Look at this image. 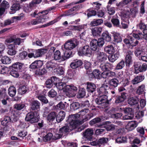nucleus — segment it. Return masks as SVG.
Segmentation results:
<instances>
[{
	"mask_svg": "<svg viewBox=\"0 0 147 147\" xmlns=\"http://www.w3.org/2000/svg\"><path fill=\"white\" fill-rule=\"evenodd\" d=\"M115 75V72L110 71H104L101 74V76L103 78L108 79L112 78Z\"/></svg>",
	"mask_w": 147,
	"mask_h": 147,
	"instance_id": "obj_14",
	"label": "nucleus"
},
{
	"mask_svg": "<svg viewBox=\"0 0 147 147\" xmlns=\"http://www.w3.org/2000/svg\"><path fill=\"white\" fill-rule=\"evenodd\" d=\"M46 67L49 70L52 71L58 67V65L55 63L51 61L48 62L46 64Z\"/></svg>",
	"mask_w": 147,
	"mask_h": 147,
	"instance_id": "obj_13",
	"label": "nucleus"
},
{
	"mask_svg": "<svg viewBox=\"0 0 147 147\" xmlns=\"http://www.w3.org/2000/svg\"><path fill=\"white\" fill-rule=\"evenodd\" d=\"M18 71H19L12 69V70L10 71V74L12 76L15 78H17L19 76V74L18 72Z\"/></svg>",
	"mask_w": 147,
	"mask_h": 147,
	"instance_id": "obj_60",
	"label": "nucleus"
},
{
	"mask_svg": "<svg viewBox=\"0 0 147 147\" xmlns=\"http://www.w3.org/2000/svg\"><path fill=\"white\" fill-rule=\"evenodd\" d=\"M139 101V100L138 97H132L128 99V102L130 105H132L138 104Z\"/></svg>",
	"mask_w": 147,
	"mask_h": 147,
	"instance_id": "obj_30",
	"label": "nucleus"
},
{
	"mask_svg": "<svg viewBox=\"0 0 147 147\" xmlns=\"http://www.w3.org/2000/svg\"><path fill=\"white\" fill-rule=\"evenodd\" d=\"M134 117V115L133 113H129V114H125V115L123 117V119L124 120L131 119Z\"/></svg>",
	"mask_w": 147,
	"mask_h": 147,
	"instance_id": "obj_58",
	"label": "nucleus"
},
{
	"mask_svg": "<svg viewBox=\"0 0 147 147\" xmlns=\"http://www.w3.org/2000/svg\"><path fill=\"white\" fill-rule=\"evenodd\" d=\"M84 27V26L82 25L78 26H72L70 27V29L72 30L80 31Z\"/></svg>",
	"mask_w": 147,
	"mask_h": 147,
	"instance_id": "obj_49",
	"label": "nucleus"
},
{
	"mask_svg": "<svg viewBox=\"0 0 147 147\" xmlns=\"http://www.w3.org/2000/svg\"><path fill=\"white\" fill-rule=\"evenodd\" d=\"M67 122L69 123V126H65L63 127L62 128L60 129L59 133L61 134H62L63 135V134L68 132L69 130H71L74 129L76 127L78 126L76 125V123H75L73 121L69 120V117L67 120Z\"/></svg>",
	"mask_w": 147,
	"mask_h": 147,
	"instance_id": "obj_7",
	"label": "nucleus"
},
{
	"mask_svg": "<svg viewBox=\"0 0 147 147\" xmlns=\"http://www.w3.org/2000/svg\"><path fill=\"white\" fill-rule=\"evenodd\" d=\"M105 50L106 52L109 54L114 53L115 52V49L114 47L111 45L107 46L105 47Z\"/></svg>",
	"mask_w": 147,
	"mask_h": 147,
	"instance_id": "obj_39",
	"label": "nucleus"
},
{
	"mask_svg": "<svg viewBox=\"0 0 147 147\" xmlns=\"http://www.w3.org/2000/svg\"><path fill=\"white\" fill-rule=\"evenodd\" d=\"M82 64V62L81 60L76 59L73 61L70 65L72 68L74 69L80 67Z\"/></svg>",
	"mask_w": 147,
	"mask_h": 147,
	"instance_id": "obj_18",
	"label": "nucleus"
},
{
	"mask_svg": "<svg viewBox=\"0 0 147 147\" xmlns=\"http://www.w3.org/2000/svg\"><path fill=\"white\" fill-rule=\"evenodd\" d=\"M135 53L137 57H141L145 54V49L141 48H138L135 51Z\"/></svg>",
	"mask_w": 147,
	"mask_h": 147,
	"instance_id": "obj_24",
	"label": "nucleus"
},
{
	"mask_svg": "<svg viewBox=\"0 0 147 147\" xmlns=\"http://www.w3.org/2000/svg\"><path fill=\"white\" fill-rule=\"evenodd\" d=\"M126 94L124 92L122 93L121 96L115 100V103H119L123 101L126 98Z\"/></svg>",
	"mask_w": 147,
	"mask_h": 147,
	"instance_id": "obj_33",
	"label": "nucleus"
},
{
	"mask_svg": "<svg viewBox=\"0 0 147 147\" xmlns=\"http://www.w3.org/2000/svg\"><path fill=\"white\" fill-rule=\"evenodd\" d=\"M65 116V113L63 111H60L56 117L57 121L59 123L62 121Z\"/></svg>",
	"mask_w": 147,
	"mask_h": 147,
	"instance_id": "obj_25",
	"label": "nucleus"
},
{
	"mask_svg": "<svg viewBox=\"0 0 147 147\" xmlns=\"http://www.w3.org/2000/svg\"><path fill=\"white\" fill-rule=\"evenodd\" d=\"M67 86L65 83H63L62 82H58V84H56V87L59 90H63L64 92V90L65 89V87Z\"/></svg>",
	"mask_w": 147,
	"mask_h": 147,
	"instance_id": "obj_41",
	"label": "nucleus"
},
{
	"mask_svg": "<svg viewBox=\"0 0 147 147\" xmlns=\"http://www.w3.org/2000/svg\"><path fill=\"white\" fill-rule=\"evenodd\" d=\"M8 92L9 95L11 97H13L15 95L16 91L15 88L12 86L9 88Z\"/></svg>",
	"mask_w": 147,
	"mask_h": 147,
	"instance_id": "obj_37",
	"label": "nucleus"
},
{
	"mask_svg": "<svg viewBox=\"0 0 147 147\" xmlns=\"http://www.w3.org/2000/svg\"><path fill=\"white\" fill-rule=\"evenodd\" d=\"M109 90V87L105 84L102 85L97 89L98 96L95 100L96 104L100 105L106 103L107 98V94Z\"/></svg>",
	"mask_w": 147,
	"mask_h": 147,
	"instance_id": "obj_4",
	"label": "nucleus"
},
{
	"mask_svg": "<svg viewBox=\"0 0 147 147\" xmlns=\"http://www.w3.org/2000/svg\"><path fill=\"white\" fill-rule=\"evenodd\" d=\"M84 64V67L86 69L90 71L91 69V63L88 61H85Z\"/></svg>",
	"mask_w": 147,
	"mask_h": 147,
	"instance_id": "obj_62",
	"label": "nucleus"
},
{
	"mask_svg": "<svg viewBox=\"0 0 147 147\" xmlns=\"http://www.w3.org/2000/svg\"><path fill=\"white\" fill-rule=\"evenodd\" d=\"M88 109H85L81 110L78 113L69 115V120L73 121L78 126V125L81 124L92 117V115L89 113Z\"/></svg>",
	"mask_w": 147,
	"mask_h": 147,
	"instance_id": "obj_1",
	"label": "nucleus"
},
{
	"mask_svg": "<svg viewBox=\"0 0 147 147\" xmlns=\"http://www.w3.org/2000/svg\"><path fill=\"white\" fill-rule=\"evenodd\" d=\"M37 12V11H35L33 13L30 15L32 17L36 18L31 21V23L33 25L42 23L46 21L48 18L47 16L49 13L48 10H45L38 13Z\"/></svg>",
	"mask_w": 147,
	"mask_h": 147,
	"instance_id": "obj_5",
	"label": "nucleus"
},
{
	"mask_svg": "<svg viewBox=\"0 0 147 147\" xmlns=\"http://www.w3.org/2000/svg\"><path fill=\"white\" fill-rule=\"evenodd\" d=\"M20 6L18 3L13 4L11 7V11H10V13L12 14L14 13L16 11L20 8Z\"/></svg>",
	"mask_w": 147,
	"mask_h": 147,
	"instance_id": "obj_28",
	"label": "nucleus"
},
{
	"mask_svg": "<svg viewBox=\"0 0 147 147\" xmlns=\"http://www.w3.org/2000/svg\"><path fill=\"white\" fill-rule=\"evenodd\" d=\"M37 97L41 102L44 103L46 104L48 102V100L46 97L42 95L41 96H38Z\"/></svg>",
	"mask_w": 147,
	"mask_h": 147,
	"instance_id": "obj_57",
	"label": "nucleus"
},
{
	"mask_svg": "<svg viewBox=\"0 0 147 147\" xmlns=\"http://www.w3.org/2000/svg\"><path fill=\"white\" fill-rule=\"evenodd\" d=\"M28 88L26 86H23L20 87L18 90V92L19 94H23L25 93L27 91Z\"/></svg>",
	"mask_w": 147,
	"mask_h": 147,
	"instance_id": "obj_45",
	"label": "nucleus"
},
{
	"mask_svg": "<svg viewBox=\"0 0 147 147\" xmlns=\"http://www.w3.org/2000/svg\"><path fill=\"white\" fill-rule=\"evenodd\" d=\"M114 38V41L116 43L120 42L122 40L120 34L118 33L114 32L112 33Z\"/></svg>",
	"mask_w": 147,
	"mask_h": 147,
	"instance_id": "obj_35",
	"label": "nucleus"
},
{
	"mask_svg": "<svg viewBox=\"0 0 147 147\" xmlns=\"http://www.w3.org/2000/svg\"><path fill=\"white\" fill-rule=\"evenodd\" d=\"M47 52V50L40 49L36 50L35 53L34 58L40 57Z\"/></svg>",
	"mask_w": 147,
	"mask_h": 147,
	"instance_id": "obj_26",
	"label": "nucleus"
},
{
	"mask_svg": "<svg viewBox=\"0 0 147 147\" xmlns=\"http://www.w3.org/2000/svg\"><path fill=\"white\" fill-rule=\"evenodd\" d=\"M92 74L94 77L96 78H100V76H101L100 72L98 69H96L94 70L92 72Z\"/></svg>",
	"mask_w": 147,
	"mask_h": 147,
	"instance_id": "obj_46",
	"label": "nucleus"
},
{
	"mask_svg": "<svg viewBox=\"0 0 147 147\" xmlns=\"http://www.w3.org/2000/svg\"><path fill=\"white\" fill-rule=\"evenodd\" d=\"M134 73L137 74L139 72L145 71L147 69V64L145 63H143L141 65L140 63L135 62L134 63Z\"/></svg>",
	"mask_w": 147,
	"mask_h": 147,
	"instance_id": "obj_8",
	"label": "nucleus"
},
{
	"mask_svg": "<svg viewBox=\"0 0 147 147\" xmlns=\"http://www.w3.org/2000/svg\"><path fill=\"white\" fill-rule=\"evenodd\" d=\"M98 146H100L101 145L107 143L108 141V139L107 138L103 137L98 139Z\"/></svg>",
	"mask_w": 147,
	"mask_h": 147,
	"instance_id": "obj_48",
	"label": "nucleus"
},
{
	"mask_svg": "<svg viewBox=\"0 0 147 147\" xmlns=\"http://www.w3.org/2000/svg\"><path fill=\"white\" fill-rule=\"evenodd\" d=\"M40 105V103L38 101L35 100L32 102L31 107L33 110L36 109L38 111Z\"/></svg>",
	"mask_w": 147,
	"mask_h": 147,
	"instance_id": "obj_31",
	"label": "nucleus"
},
{
	"mask_svg": "<svg viewBox=\"0 0 147 147\" xmlns=\"http://www.w3.org/2000/svg\"><path fill=\"white\" fill-rule=\"evenodd\" d=\"M2 63L4 64H9L11 62V59L7 56L3 57L1 59Z\"/></svg>",
	"mask_w": 147,
	"mask_h": 147,
	"instance_id": "obj_40",
	"label": "nucleus"
},
{
	"mask_svg": "<svg viewBox=\"0 0 147 147\" xmlns=\"http://www.w3.org/2000/svg\"><path fill=\"white\" fill-rule=\"evenodd\" d=\"M7 47L8 49L7 51L8 54L10 55H13L16 53V52L15 49V45L8 46Z\"/></svg>",
	"mask_w": 147,
	"mask_h": 147,
	"instance_id": "obj_27",
	"label": "nucleus"
},
{
	"mask_svg": "<svg viewBox=\"0 0 147 147\" xmlns=\"http://www.w3.org/2000/svg\"><path fill=\"white\" fill-rule=\"evenodd\" d=\"M87 90L88 92L92 93L96 89V87L95 84L93 83L88 82L87 83Z\"/></svg>",
	"mask_w": 147,
	"mask_h": 147,
	"instance_id": "obj_19",
	"label": "nucleus"
},
{
	"mask_svg": "<svg viewBox=\"0 0 147 147\" xmlns=\"http://www.w3.org/2000/svg\"><path fill=\"white\" fill-rule=\"evenodd\" d=\"M125 66V62L124 61L121 60L117 64L116 67V69L119 70L122 69Z\"/></svg>",
	"mask_w": 147,
	"mask_h": 147,
	"instance_id": "obj_51",
	"label": "nucleus"
},
{
	"mask_svg": "<svg viewBox=\"0 0 147 147\" xmlns=\"http://www.w3.org/2000/svg\"><path fill=\"white\" fill-rule=\"evenodd\" d=\"M78 45L76 40H70L67 41L62 48L64 52V60L67 59L71 56L73 49Z\"/></svg>",
	"mask_w": 147,
	"mask_h": 147,
	"instance_id": "obj_3",
	"label": "nucleus"
},
{
	"mask_svg": "<svg viewBox=\"0 0 147 147\" xmlns=\"http://www.w3.org/2000/svg\"><path fill=\"white\" fill-rule=\"evenodd\" d=\"M119 55V54L118 52L115 53L110 54L108 57L109 60L111 62H113L118 58Z\"/></svg>",
	"mask_w": 147,
	"mask_h": 147,
	"instance_id": "obj_20",
	"label": "nucleus"
},
{
	"mask_svg": "<svg viewBox=\"0 0 147 147\" xmlns=\"http://www.w3.org/2000/svg\"><path fill=\"white\" fill-rule=\"evenodd\" d=\"M103 20L102 19H94L91 22L90 25L92 26H96L101 25L103 23Z\"/></svg>",
	"mask_w": 147,
	"mask_h": 147,
	"instance_id": "obj_29",
	"label": "nucleus"
},
{
	"mask_svg": "<svg viewBox=\"0 0 147 147\" xmlns=\"http://www.w3.org/2000/svg\"><path fill=\"white\" fill-rule=\"evenodd\" d=\"M14 41V39L12 38H10L6 40L5 42V44L7 47H8V46H12L13 45H15L14 44L11 43V42H13Z\"/></svg>",
	"mask_w": 147,
	"mask_h": 147,
	"instance_id": "obj_56",
	"label": "nucleus"
},
{
	"mask_svg": "<svg viewBox=\"0 0 147 147\" xmlns=\"http://www.w3.org/2000/svg\"><path fill=\"white\" fill-rule=\"evenodd\" d=\"M111 21L114 26L119 27V21L117 18L113 17L112 18Z\"/></svg>",
	"mask_w": 147,
	"mask_h": 147,
	"instance_id": "obj_47",
	"label": "nucleus"
},
{
	"mask_svg": "<svg viewBox=\"0 0 147 147\" xmlns=\"http://www.w3.org/2000/svg\"><path fill=\"white\" fill-rule=\"evenodd\" d=\"M56 92L53 89H51L48 93V96L51 97H54L57 94Z\"/></svg>",
	"mask_w": 147,
	"mask_h": 147,
	"instance_id": "obj_63",
	"label": "nucleus"
},
{
	"mask_svg": "<svg viewBox=\"0 0 147 147\" xmlns=\"http://www.w3.org/2000/svg\"><path fill=\"white\" fill-rule=\"evenodd\" d=\"M110 64L107 62H102L100 65V68L102 71H106L108 69L109 65Z\"/></svg>",
	"mask_w": 147,
	"mask_h": 147,
	"instance_id": "obj_38",
	"label": "nucleus"
},
{
	"mask_svg": "<svg viewBox=\"0 0 147 147\" xmlns=\"http://www.w3.org/2000/svg\"><path fill=\"white\" fill-rule=\"evenodd\" d=\"M107 56L103 52H99L98 54L97 60L100 62H105L107 60Z\"/></svg>",
	"mask_w": 147,
	"mask_h": 147,
	"instance_id": "obj_15",
	"label": "nucleus"
},
{
	"mask_svg": "<svg viewBox=\"0 0 147 147\" xmlns=\"http://www.w3.org/2000/svg\"><path fill=\"white\" fill-rule=\"evenodd\" d=\"M102 38L105 41L109 42L111 40V36L107 31L104 32L102 35Z\"/></svg>",
	"mask_w": 147,
	"mask_h": 147,
	"instance_id": "obj_23",
	"label": "nucleus"
},
{
	"mask_svg": "<svg viewBox=\"0 0 147 147\" xmlns=\"http://www.w3.org/2000/svg\"><path fill=\"white\" fill-rule=\"evenodd\" d=\"M102 31V28L101 27H96L92 29V32L94 36H100Z\"/></svg>",
	"mask_w": 147,
	"mask_h": 147,
	"instance_id": "obj_21",
	"label": "nucleus"
},
{
	"mask_svg": "<svg viewBox=\"0 0 147 147\" xmlns=\"http://www.w3.org/2000/svg\"><path fill=\"white\" fill-rule=\"evenodd\" d=\"M144 77L143 76H139L136 77L132 81V83L134 84H137L144 80Z\"/></svg>",
	"mask_w": 147,
	"mask_h": 147,
	"instance_id": "obj_34",
	"label": "nucleus"
},
{
	"mask_svg": "<svg viewBox=\"0 0 147 147\" xmlns=\"http://www.w3.org/2000/svg\"><path fill=\"white\" fill-rule=\"evenodd\" d=\"M97 40L95 39L92 40L90 43L91 49L93 51H95L97 49L98 45Z\"/></svg>",
	"mask_w": 147,
	"mask_h": 147,
	"instance_id": "obj_32",
	"label": "nucleus"
},
{
	"mask_svg": "<svg viewBox=\"0 0 147 147\" xmlns=\"http://www.w3.org/2000/svg\"><path fill=\"white\" fill-rule=\"evenodd\" d=\"M56 114L55 112H52L50 113L48 115L47 119L49 122L53 121L55 119Z\"/></svg>",
	"mask_w": 147,
	"mask_h": 147,
	"instance_id": "obj_43",
	"label": "nucleus"
},
{
	"mask_svg": "<svg viewBox=\"0 0 147 147\" xmlns=\"http://www.w3.org/2000/svg\"><path fill=\"white\" fill-rule=\"evenodd\" d=\"M53 57L56 60H59L61 58V53L58 50L56 51L54 54Z\"/></svg>",
	"mask_w": 147,
	"mask_h": 147,
	"instance_id": "obj_52",
	"label": "nucleus"
},
{
	"mask_svg": "<svg viewBox=\"0 0 147 147\" xmlns=\"http://www.w3.org/2000/svg\"><path fill=\"white\" fill-rule=\"evenodd\" d=\"M24 107V104L22 103L15 104L14 105V108L18 110H21L23 109Z\"/></svg>",
	"mask_w": 147,
	"mask_h": 147,
	"instance_id": "obj_59",
	"label": "nucleus"
},
{
	"mask_svg": "<svg viewBox=\"0 0 147 147\" xmlns=\"http://www.w3.org/2000/svg\"><path fill=\"white\" fill-rule=\"evenodd\" d=\"M145 86L144 85H141L138 88L136 93L137 94L140 95L144 93Z\"/></svg>",
	"mask_w": 147,
	"mask_h": 147,
	"instance_id": "obj_50",
	"label": "nucleus"
},
{
	"mask_svg": "<svg viewBox=\"0 0 147 147\" xmlns=\"http://www.w3.org/2000/svg\"><path fill=\"white\" fill-rule=\"evenodd\" d=\"M143 33H139L138 34L134 33L131 34L129 35L128 38L125 39L123 42L129 46H135L138 43V40L143 38L147 40V30H144Z\"/></svg>",
	"mask_w": 147,
	"mask_h": 147,
	"instance_id": "obj_2",
	"label": "nucleus"
},
{
	"mask_svg": "<svg viewBox=\"0 0 147 147\" xmlns=\"http://www.w3.org/2000/svg\"><path fill=\"white\" fill-rule=\"evenodd\" d=\"M138 125V124L135 121L129 122L125 126V129L129 131L133 130Z\"/></svg>",
	"mask_w": 147,
	"mask_h": 147,
	"instance_id": "obj_17",
	"label": "nucleus"
},
{
	"mask_svg": "<svg viewBox=\"0 0 147 147\" xmlns=\"http://www.w3.org/2000/svg\"><path fill=\"white\" fill-rule=\"evenodd\" d=\"M46 72L47 71L45 69L43 68L36 71L35 72V74L36 75H41L45 74Z\"/></svg>",
	"mask_w": 147,
	"mask_h": 147,
	"instance_id": "obj_55",
	"label": "nucleus"
},
{
	"mask_svg": "<svg viewBox=\"0 0 147 147\" xmlns=\"http://www.w3.org/2000/svg\"><path fill=\"white\" fill-rule=\"evenodd\" d=\"M107 9L108 13L110 15L114 14L115 13V9L114 7H111L110 5H108Z\"/></svg>",
	"mask_w": 147,
	"mask_h": 147,
	"instance_id": "obj_53",
	"label": "nucleus"
},
{
	"mask_svg": "<svg viewBox=\"0 0 147 147\" xmlns=\"http://www.w3.org/2000/svg\"><path fill=\"white\" fill-rule=\"evenodd\" d=\"M78 88L73 84L67 85L66 86L65 89L64 90L66 95L68 96H71L72 93L74 91H76Z\"/></svg>",
	"mask_w": 147,
	"mask_h": 147,
	"instance_id": "obj_10",
	"label": "nucleus"
},
{
	"mask_svg": "<svg viewBox=\"0 0 147 147\" xmlns=\"http://www.w3.org/2000/svg\"><path fill=\"white\" fill-rule=\"evenodd\" d=\"M9 7V5L8 3L5 0H4L1 3V7L5 9L8 8Z\"/></svg>",
	"mask_w": 147,
	"mask_h": 147,
	"instance_id": "obj_64",
	"label": "nucleus"
},
{
	"mask_svg": "<svg viewBox=\"0 0 147 147\" xmlns=\"http://www.w3.org/2000/svg\"><path fill=\"white\" fill-rule=\"evenodd\" d=\"M33 88L35 90L36 94L37 95L36 97L38 96H41L43 94V91L41 89V88H43L42 86H39L38 87L37 85H35Z\"/></svg>",
	"mask_w": 147,
	"mask_h": 147,
	"instance_id": "obj_22",
	"label": "nucleus"
},
{
	"mask_svg": "<svg viewBox=\"0 0 147 147\" xmlns=\"http://www.w3.org/2000/svg\"><path fill=\"white\" fill-rule=\"evenodd\" d=\"M85 89L83 88H80L77 97L79 98H81L83 97L85 95Z\"/></svg>",
	"mask_w": 147,
	"mask_h": 147,
	"instance_id": "obj_44",
	"label": "nucleus"
},
{
	"mask_svg": "<svg viewBox=\"0 0 147 147\" xmlns=\"http://www.w3.org/2000/svg\"><path fill=\"white\" fill-rule=\"evenodd\" d=\"M39 117L35 116L34 114L32 112H30L27 114L25 118L26 121H29L31 123L36 122L38 121Z\"/></svg>",
	"mask_w": 147,
	"mask_h": 147,
	"instance_id": "obj_11",
	"label": "nucleus"
},
{
	"mask_svg": "<svg viewBox=\"0 0 147 147\" xmlns=\"http://www.w3.org/2000/svg\"><path fill=\"white\" fill-rule=\"evenodd\" d=\"M132 53L130 51H129L126 53V56L125 57V61L126 65H128L132 63Z\"/></svg>",
	"mask_w": 147,
	"mask_h": 147,
	"instance_id": "obj_16",
	"label": "nucleus"
},
{
	"mask_svg": "<svg viewBox=\"0 0 147 147\" xmlns=\"http://www.w3.org/2000/svg\"><path fill=\"white\" fill-rule=\"evenodd\" d=\"M80 56L85 55L90 57L92 55V51L90 48L86 45L81 48L78 52Z\"/></svg>",
	"mask_w": 147,
	"mask_h": 147,
	"instance_id": "obj_9",
	"label": "nucleus"
},
{
	"mask_svg": "<svg viewBox=\"0 0 147 147\" xmlns=\"http://www.w3.org/2000/svg\"><path fill=\"white\" fill-rule=\"evenodd\" d=\"M136 12L135 9H131L130 11H126L121 14V16L122 21L121 23V28L124 29L127 28L129 23L128 19L130 17V16L131 15H134Z\"/></svg>",
	"mask_w": 147,
	"mask_h": 147,
	"instance_id": "obj_6",
	"label": "nucleus"
},
{
	"mask_svg": "<svg viewBox=\"0 0 147 147\" xmlns=\"http://www.w3.org/2000/svg\"><path fill=\"white\" fill-rule=\"evenodd\" d=\"M119 83V80L116 78L112 79L109 82V84L114 87H117Z\"/></svg>",
	"mask_w": 147,
	"mask_h": 147,
	"instance_id": "obj_42",
	"label": "nucleus"
},
{
	"mask_svg": "<svg viewBox=\"0 0 147 147\" xmlns=\"http://www.w3.org/2000/svg\"><path fill=\"white\" fill-rule=\"evenodd\" d=\"M126 141V139L125 137H122L117 138L116 140V142L117 143H125Z\"/></svg>",
	"mask_w": 147,
	"mask_h": 147,
	"instance_id": "obj_61",
	"label": "nucleus"
},
{
	"mask_svg": "<svg viewBox=\"0 0 147 147\" xmlns=\"http://www.w3.org/2000/svg\"><path fill=\"white\" fill-rule=\"evenodd\" d=\"M80 105L78 102H74L72 103L70 105L71 109L75 110L78 109Z\"/></svg>",
	"mask_w": 147,
	"mask_h": 147,
	"instance_id": "obj_54",
	"label": "nucleus"
},
{
	"mask_svg": "<svg viewBox=\"0 0 147 147\" xmlns=\"http://www.w3.org/2000/svg\"><path fill=\"white\" fill-rule=\"evenodd\" d=\"M93 134V129L88 128L83 133V138L86 140H90L92 138Z\"/></svg>",
	"mask_w": 147,
	"mask_h": 147,
	"instance_id": "obj_12",
	"label": "nucleus"
},
{
	"mask_svg": "<svg viewBox=\"0 0 147 147\" xmlns=\"http://www.w3.org/2000/svg\"><path fill=\"white\" fill-rule=\"evenodd\" d=\"M23 64L21 63L17 62L13 64L12 66V68L17 71H20L22 68Z\"/></svg>",
	"mask_w": 147,
	"mask_h": 147,
	"instance_id": "obj_36",
	"label": "nucleus"
}]
</instances>
